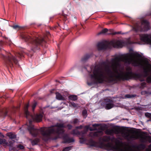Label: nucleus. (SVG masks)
<instances>
[{"label": "nucleus", "mask_w": 151, "mask_h": 151, "mask_svg": "<svg viewBox=\"0 0 151 151\" xmlns=\"http://www.w3.org/2000/svg\"><path fill=\"white\" fill-rule=\"evenodd\" d=\"M141 56L139 53H128L122 57L117 56L112 58L110 62L107 60L103 62L102 64L106 67H108L109 64L111 65L110 68L108 67L104 69L98 65L94 67H91L89 76L95 82L99 83H101L107 81L116 82L121 80H128L131 78L133 76L132 68L128 67L124 70V68L121 67L120 62L122 61L127 64H131L134 66L142 68L143 75L136 74L135 77L141 81H145V78L147 77V81L151 83V64L146 62L142 63L141 60L137 58Z\"/></svg>", "instance_id": "1"}, {"label": "nucleus", "mask_w": 151, "mask_h": 151, "mask_svg": "<svg viewBox=\"0 0 151 151\" xmlns=\"http://www.w3.org/2000/svg\"><path fill=\"white\" fill-rule=\"evenodd\" d=\"M29 106V104L26 105L24 110L26 117L29 120L27 129L30 134L33 137L36 136L40 132L42 135V139L47 141L50 138L52 134L59 135L64 133V128L65 126L63 124L57 123L55 126L41 128L40 129L35 128L32 124V121L37 122H40L43 117V114L42 113H40L34 116L31 114L27 110Z\"/></svg>", "instance_id": "2"}, {"label": "nucleus", "mask_w": 151, "mask_h": 151, "mask_svg": "<svg viewBox=\"0 0 151 151\" xmlns=\"http://www.w3.org/2000/svg\"><path fill=\"white\" fill-rule=\"evenodd\" d=\"M102 139L104 142H109L111 141L112 142L115 143V145H114L112 143L108 142L106 144H105L103 142H101L99 147L101 148L105 149L109 151L112 150L115 151V149L118 147L119 148H122L123 147H121L119 146L122 144V141L119 138H115L114 137H111L109 136H105L103 137Z\"/></svg>", "instance_id": "3"}, {"label": "nucleus", "mask_w": 151, "mask_h": 151, "mask_svg": "<svg viewBox=\"0 0 151 151\" xmlns=\"http://www.w3.org/2000/svg\"><path fill=\"white\" fill-rule=\"evenodd\" d=\"M23 38L26 42H29V45L31 49L34 51L40 49V46H43L45 43V41L41 37H34L32 38L27 35L24 36Z\"/></svg>", "instance_id": "4"}, {"label": "nucleus", "mask_w": 151, "mask_h": 151, "mask_svg": "<svg viewBox=\"0 0 151 151\" xmlns=\"http://www.w3.org/2000/svg\"><path fill=\"white\" fill-rule=\"evenodd\" d=\"M123 45V42L121 40H114L110 42L105 41L99 42L97 45V47L99 50L105 49L112 46L115 48L122 47Z\"/></svg>", "instance_id": "5"}, {"label": "nucleus", "mask_w": 151, "mask_h": 151, "mask_svg": "<svg viewBox=\"0 0 151 151\" xmlns=\"http://www.w3.org/2000/svg\"><path fill=\"white\" fill-rule=\"evenodd\" d=\"M129 133H127L125 138L128 141L139 139L142 142L145 143L147 142V136L143 133H139L135 131L128 130Z\"/></svg>", "instance_id": "6"}, {"label": "nucleus", "mask_w": 151, "mask_h": 151, "mask_svg": "<svg viewBox=\"0 0 151 151\" xmlns=\"http://www.w3.org/2000/svg\"><path fill=\"white\" fill-rule=\"evenodd\" d=\"M1 57L4 58L7 66H9L11 68L14 67L13 62L15 64H18V61L17 59L10 53H9L6 56L1 54Z\"/></svg>", "instance_id": "7"}, {"label": "nucleus", "mask_w": 151, "mask_h": 151, "mask_svg": "<svg viewBox=\"0 0 151 151\" xmlns=\"http://www.w3.org/2000/svg\"><path fill=\"white\" fill-rule=\"evenodd\" d=\"M149 23L146 20H142L141 23H137L133 28V29L137 32L138 31H145L148 30L149 28Z\"/></svg>", "instance_id": "8"}, {"label": "nucleus", "mask_w": 151, "mask_h": 151, "mask_svg": "<svg viewBox=\"0 0 151 151\" xmlns=\"http://www.w3.org/2000/svg\"><path fill=\"white\" fill-rule=\"evenodd\" d=\"M127 130L124 127H118L111 129H107L105 131L106 134L108 135L112 134L114 133L116 134H121L125 138Z\"/></svg>", "instance_id": "9"}, {"label": "nucleus", "mask_w": 151, "mask_h": 151, "mask_svg": "<svg viewBox=\"0 0 151 151\" xmlns=\"http://www.w3.org/2000/svg\"><path fill=\"white\" fill-rule=\"evenodd\" d=\"M102 104L106 109H111L114 106L113 101L109 99H105Z\"/></svg>", "instance_id": "10"}, {"label": "nucleus", "mask_w": 151, "mask_h": 151, "mask_svg": "<svg viewBox=\"0 0 151 151\" xmlns=\"http://www.w3.org/2000/svg\"><path fill=\"white\" fill-rule=\"evenodd\" d=\"M140 36L142 41L151 45V35L143 34L140 35Z\"/></svg>", "instance_id": "11"}, {"label": "nucleus", "mask_w": 151, "mask_h": 151, "mask_svg": "<svg viewBox=\"0 0 151 151\" xmlns=\"http://www.w3.org/2000/svg\"><path fill=\"white\" fill-rule=\"evenodd\" d=\"M64 141L63 142L64 143H70L74 142V139L73 138H70L67 135H65L63 137Z\"/></svg>", "instance_id": "12"}, {"label": "nucleus", "mask_w": 151, "mask_h": 151, "mask_svg": "<svg viewBox=\"0 0 151 151\" xmlns=\"http://www.w3.org/2000/svg\"><path fill=\"white\" fill-rule=\"evenodd\" d=\"M103 134V132L102 131H99L94 132H90L89 136L91 137H101Z\"/></svg>", "instance_id": "13"}, {"label": "nucleus", "mask_w": 151, "mask_h": 151, "mask_svg": "<svg viewBox=\"0 0 151 151\" xmlns=\"http://www.w3.org/2000/svg\"><path fill=\"white\" fill-rule=\"evenodd\" d=\"M89 128V130L91 131H93L97 130V129L96 128L94 129L92 128V127L89 128L88 126H86L85 127V130L82 132V134H84L86 133L88 130V129Z\"/></svg>", "instance_id": "14"}, {"label": "nucleus", "mask_w": 151, "mask_h": 151, "mask_svg": "<svg viewBox=\"0 0 151 151\" xmlns=\"http://www.w3.org/2000/svg\"><path fill=\"white\" fill-rule=\"evenodd\" d=\"M56 98L58 100H65V97L62 96L61 94L58 92L56 93Z\"/></svg>", "instance_id": "15"}, {"label": "nucleus", "mask_w": 151, "mask_h": 151, "mask_svg": "<svg viewBox=\"0 0 151 151\" xmlns=\"http://www.w3.org/2000/svg\"><path fill=\"white\" fill-rule=\"evenodd\" d=\"M92 56V54H86L82 58L81 60L83 61L86 60Z\"/></svg>", "instance_id": "16"}, {"label": "nucleus", "mask_w": 151, "mask_h": 151, "mask_svg": "<svg viewBox=\"0 0 151 151\" xmlns=\"http://www.w3.org/2000/svg\"><path fill=\"white\" fill-rule=\"evenodd\" d=\"M7 136H8L10 139H13L15 138L16 135L15 134L12 132H9L7 134Z\"/></svg>", "instance_id": "17"}, {"label": "nucleus", "mask_w": 151, "mask_h": 151, "mask_svg": "<svg viewBox=\"0 0 151 151\" xmlns=\"http://www.w3.org/2000/svg\"><path fill=\"white\" fill-rule=\"evenodd\" d=\"M89 144L91 146L97 147L98 146V143L93 140H91L89 142Z\"/></svg>", "instance_id": "18"}, {"label": "nucleus", "mask_w": 151, "mask_h": 151, "mask_svg": "<svg viewBox=\"0 0 151 151\" xmlns=\"http://www.w3.org/2000/svg\"><path fill=\"white\" fill-rule=\"evenodd\" d=\"M8 144V142L5 139H0V145H2L5 146L7 145Z\"/></svg>", "instance_id": "19"}, {"label": "nucleus", "mask_w": 151, "mask_h": 151, "mask_svg": "<svg viewBox=\"0 0 151 151\" xmlns=\"http://www.w3.org/2000/svg\"><path fill=\"white\" fill-rule=\"evenodd\" d=\"M39 139L38 138H36L31 141V143L32 145H37L39 142Z\"/></svg>", "instance_id": "20"}, {"label": "nucleus", "mask_w": 151, "mask_h": 151, "mask_svg": "<svg viewBox=\"0 0 151 151\" xmlns=\"http://www.w3.org/2000/svg\"><path fill=\"white\" fill-rule=\"evenodd\" d=\"M70 100L72 101H76L77 99V97L76 96L72 95L69 96Z\"/></svg>", "instance_id": "21"}, {"label": "nucleus", "mask_w": 151, "mask_h": 151, "mask_svg": "<svg viewBox=\"0 0 151 151\" xmlns=\"http://www.w3.org/2000/svg\"><path fill=\"white\" fill-rule=\"evenodd\" d=\"M70 106L71 107H72L75 108H77L78 107V104H76L73 102H70Z\"/></svg>", "instance_id": "22"}, {"label": "nucleus", "mask_w": 151, "mask_h": 151, "mask_svg": "<svg viewBox=\"0 0 151 151\" xmlns=\"http://www.w3.org/2000/svg\"><path fill=\"white\" fill-rule=\"evenodd\" d=\"M136 96L135 94H127L125 95L124 98H131Z\"/></svg>", "instance_id": "23"}, {"label": "nucleus", "mask_w": 151, "mask_h": 151, "mask_svg": "<svg viewBox=\"0 0 151 151\" xmlns=\"http://www.w3.org/2000/svg\"><path fill=\"white\" fill-rule=\"evenodd\" d=\"M71 134L73 135H77L80 134L81 133L76 129L73 130L71 132Z\"/></svg>", "instance_id": "24"}, {"label": "nucleus", "mask_w": 151, "mask_h": 151, "mask_svg": "<svg viewBox=\"0 0 151 151\" xmlns=\"http://www.w3.org/2000/svg\"><path fill=\"white\" fill-rule=\"evenodd\" d=\"M15 56L16 57L21 58L24 56L23 54L20 53H17L15 54Z\"/></svg>", "instance_id": "25"}, {"label": "nucleus", "mask_w": 151, "mask_h": 151, "mask_svg": "<svg viewBox=\"0 0 151 151\" xmlns=\"http://www.w3.org/2000/svg\"><path fill=\"white\" fill-rule=\"evenodd\" d=\"M138 147L140 149L143 150L145 148V145L143 144H140L138 146Z\"/></svg>", "instance_id": "26"}, {"label": "nucleus", "mask_w": 151, "mask_h": 151, "mask_svg": "<svg viewBox=\"0 0 151 151\" xmlns=\"http://www.w3.org/2000/svg\"><path fill=\"white\" fill-rule=\"evenodd\" d=\"M108 31V29H107L106 28H105V29H103V30H102L101 32H99L98 34V35H100L101 34H104V33Z\"/></svg>", "instance_id": "27"}, {"label": "nucleus", "mask_w": 151, "mask_h": 151, "mask_svg": "<svg viewBox=\"0 0 151 151\" xmlns=\"http://www.w3.org/2000/svg\"><path fill=\"white\" fill-rule=\"evenodd\" d=\"M72 148L71 146L63 148V151H69L71 150Z\"/></svg>", "instance_id": "28"}, {"label": "nucleus", "mask_w": 151, "mask_h": 151, "mask_svg": "<svg viewBox=\"0 0 151 151\" xmlns=\"http://www.w3.org/2000/svg\"><path fill=\"white\" fill-rule=\"evenodd\" d=\"M146 86V83L145 82H142L140 85V88L141 89H143Z\"/></svg>", "instance_id": "29"}, {"label": "nucleus", "mask_w": 151, "mask_h": 151, "mask_svg": "<svg viewBox=\"0 0 151 151\" xmlns=\"http://www.w3.org/2000/svg\"><path fill=\"white\" fill-rule=\"evenodd\" d=\"M37 102L35 101L34 102V103H33V104L32 106V110L33 111H34V109L37 105Z\"/></svg>", "instance_id": "30"}, {"label": "nucleus", "mask_w": 151, "mask_h": 151, "mask_svg": "<svg viewBox=\"0 0 151 151\" xmlns=\"http://www.w3.org/2000/svg\"><path fill=\"white\" fill-rule=\"evenodd\" d=\"M87 114V111L86 110H84L83 111L82 114L83 116L84 117L86 118V117Z\"/></svg>", "instance_id": "31"}, {"label": "nucleus", "mask_w": 151, "mask_h": 151, "mask_svg": "<svg viewBox=\"0 0 151 151\" xmlns=\"http://www.w3.org/2000/svg\"><path fill=\"white\" fill-rule=\"evenodd\" d=\"M79 122V120L77 118L75 119L73 122V123L74 124H76Z\"/></svg>", "instance_id": "32"}, {"label": "nucleus", "mask_w": 151, "mask_h": 151, "mask_svg": "<svg viewBox=\"0 0 151 151\" xmlns=\"http://www.w3.org/2000/svg\"><path fill=\"white\" fill-rule=\"evenodd\" d=\"M145 116L148 118L151 117V114L148 112L146 113L145 114Z\"/></svg>", "instance_id": "33"}, {"label": "nucleus", "mask_w": 151, "mask_h": 151, "mask_svg": "<svg viewBox=\"0 0 151 151\" xmlns=\"http://www.w3.org/2000/svg\"><path fill=\"white\" fill-rule=\"evenodd\" d=\"M12 27L14 29H19L20 28V27L17 25H15L13 26H12Z\"/></svg>", "instance_id": "34"}, {"label": "nucleus", "mask_w": 151, "mask_h": 151, "mask_svg": "<svg viewBox=\"0 0 151 151\" xmlns=\"http://www.w3.org/2000/svg\"><path fill=\"white\" fill-rule=\"evenodd\" d=\"M147 141L150 143L151 142V137L147 136Z\"/></svg>", "instance_id": "35"}, {"label": "nucleus", "mask_w": 151, "mask_h": 151, "mask_svg": "<svg viewBox=\"0 0 151 151\" xmlns=\"http://www.w3.org/2000/svg\"><path fill=\"white\" fill-rule=\"evenodd\" d=\"M99 126V124H94L92 125V126L94 128L97 127H98Z\"/></svg>", "instance_id": "36"}, {"label": "nucleus", "mask_w": 151, "mask_h": 151, "mask_svg": "<svg viewBox=\"0 0 151 151\" xmlns=\"http://www.w3.org/2000/svg\"><path fill=\"white\" fill-rule=\"evenodd\" d=\"M147 151H151V144L148 146V148L147 150Z\"/></svg>", "instance_id": "37"}, {"label": "nucleus", "mask_w": 151, "mask_h": 151, "mask_svg": "<svg viewBox=\"0 0 151 151\" xmlns=\"http://www.w3.org/2000/svg\"><path fill=\"white\" fill-rule=\"evenodd\" d=\"M147 92L146 91H143L141 92L142 95H145L147 94Z\"/></svg>", "instance_id": "38"}, {"label": "nucleus", "mask_w": 151, "mask_h": 151, "mask_svg": "<svg viewBox=\"0 0 151 151\" xmlns=\"http://www.w3.org/2000/svg\"><path fill=\"white\" fill-rule=\"evenodd\" d=\"M120 33H121L120 32H113V33H112V34L113 35H116L117 34H120Z\"/></svg>", "instance_id": "39"}, {"label": "nucleus", "mask_w": 151, "mask_h": 151, "mask_svg": "<svg viewBox=\"0 0 151 151\" xmlns=\"http://www.w3.org/2000/svg\"><path fill=\"white\" fill-rule=\"evenodd\" d=\"M7 114V113L6 112H5L4 113H3L2 114H3V117H5V116H6Z\"/></svg>", "instance_id": "40"}, {"label": "nucleus", "mask_w": 151, "mask_h": 151, "mask_svg": "<svg viewBox=\"0 0 151 151\" xmlns=\"http://www.w3.org/2000/svg\"><path fill=\"white\" fill-rule=\"evenodd\" d=\"M67 127L69 129H70L72 128V126L70 125H68Z\"/></svg>", "instance_id": "41"}, {"label": "nucleus", "mask_w": 151, "mask_h": 151, "mask_svg": "<svg viewBox=\"0 0 151 151\" xmlns=\"http://www.w3.org/2000/svg\"><path fill=\"white\" fill-rule=\"evenodd\" d=\"M19 147L21 149H23L24 148V147L21 145H19Z\"/></svg>", "instance_id": "42"}, {"label": "nucleus", "mask_w": 151, "mask_h": 151, "mask_svg": "<svg viewBox=\"0 0 151 151\" xmlns=\"http://www.w3.org/2000/svg\"><path fill=\"white\" fill-rule=\"evenodd\" d=\"M82 126H81V125L80 126H78V127H76V129H81L82 128Z\"/></svg>", "instance_id": "43"}, {"label": "nucleus", "mask_w": 151, "mask_h": 151, "mask_svg": "<svg viewBox=\"0 0 151 151\" xmlns=\"http://www.w3.org/2000/svg\"><path fill=\"white\" fill-rule=\"evenodd\" d=\"M62 15L65 18H66V14H65L63 13H63H62Z\"/></svg>", "instance_id": "44"}, {"label": "nucleus", "mask_w": 151, "mask_h": 151, "mask_svg": "<svg viewBox=\"0 0 151 151\" xmlns=\"http://www.w3.org/2000/svg\"><path fill=\"white\" fill-rule=\"evenodd\" d=\"M93 84V83L92 82L91 83H89L88 81H87V84L88 85H91Z\"/></svg>", "instance_id": "45"}, {"label": "nucleus", "mask_w": 151, "mask_h": 151, "mask_svg": "<svg viewBox=\"0 0 151 151\" xmlns=\"http://www.w3.org/2000/svg\"><path fill=\"white\" fill-rule=\"evenodd\" d=\"M5 38L6 40L7 39L8 41H10V40L9 39L5 37Z\"/></svg>", "instance_id": "46"}, {"label": "nucleus", "mask_w": 151, "mask_h": 151, "mask_svg": "<svg viewBox=\"0 0 151 151\" xmlns=\"http://www.w3.org/2000/svg\"><path fill=\"white\" fill-rule=\"evenodd\" d=\"M47 35H48V34H50V33H49V32H47Z\"/></svg>", "instance_id": "47"}, {"label": "nucleus", "mask_w": 151, "mask_h": 151, "mask_svg": "<svg viewBox=\"0 0 151 151\" xmlns=\"http://www.w3.org/2000/svg\"><path fill=\"white\" fill-rule=\"evenodd\" d=\"M0 43H2V41H0Z\"/></svg>", "instance_id": "48"}, {"label": "nucleus", "mask_w": 151, "mask_h": 151, "mask_svg": "<svg viewBox=\"0 0 151 151\" xmlns=\"http://www.w3.org/2000/svg\"><path fill=\"white\" fill-rule=\"evenodd\" d=\"M80 142H81V143H82V142L81 141V139H80Z\"/></svg>", "instance_id": "49"}, {"label": "nucleus", "mask_w": 151, "mask_h": 151, "mask_svg": "<svg viewBox=\"0 0 151 151\" xmlns=\"http://www.w3.org/2000/svg\"><path fill=\"white\" fill-rule=\"evenodd\" d=\"M0 134H1V132H0Z\"/></svg>", "instance_id": "50"}, {"label": "nucleus", "mask_w": 151, "mask_h": 151, "mask_svg": "<svg viewBox=\"0 0 151 151\" xmlns=\"http://www.w3.org/2000/svg\"><path fill=\"white\" fill-rule=\"evenodd\" d=\"M150 121L149 120H148L147 121L148 122V121Z\"/></svg>", "instance_id": "51"}, {"label": "nucleus", "mask_w": 151, "mask_h": 151, "mask_svg": "<svg viewBox=\"0 0 151 151\" xmlns=\"http://www.w3.org/2000/svg\"><path fill=\"white\" fill-rule=\"evenodd\" d=\"M100 139H101V137L100 138Z\"/></svg>", "instance_id": "52"}]
</instances>
